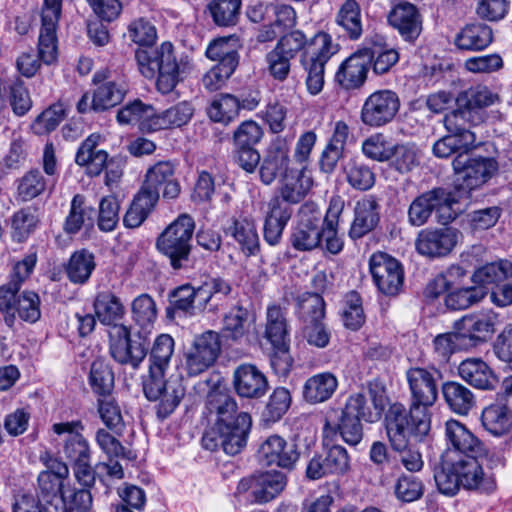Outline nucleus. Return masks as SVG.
<instances>
[{
  "mask_svg": "<svg viewBox=\"0 0 512 512\" xmlns=\"http://www.w3.org/2000/svg\"><path fill=\"white\" fill-rule=\"evenodd\" d=\"M46 470L39 473L37 482V497L45 503V512H63L64 510V481L69 475L68 466L49 457L45 461Z\"/></svg>",
  "mask_w": 512,
  "mask_h": 512,
  "instance_id": "9",
  "label": "nucleus"
},
{
  "mask_svg": "<svg viewBox=\"0 0 512 512\" xmlns=\"http://www.w3.org/2000/svg\"><path fill=\"white\" fill-rule=\"evenodd\" d=\"M101 136L93 133L89 135L77 150L75 162L85 166L90 176H98L107 166L108 153L97 150Z\"/></svg>",
  "mask_w": 512,
  "mask_h": 512,
  "instance_id": "32",
  "label": "nucleus"
},
{
  "mask_svg": "<svg viewBox=\"0 0 512 512\" xmlns=\"http://www.w3.org/2000/svg\"><path fill=\"white\" fill-rule=\"evenodd\" d=\"M312 185V178L304 168L296 172L291 170L283 178L278 198L287 205L297 204L305 198Z\"/></svg>",
  "mask_w": 512,
  "mask_h": 512,
  "instance_id": "34",
  "label": "nucleus"
},
{
  "mask_svg": "<svg viewBox=\"0 0 512 512\" xmlns=\"http://www.w3.org/2000/svg\"><path fill=\"white\" fill-rule=\"evenodd\" d=\"M457 200L450 192L442 188H436L417 196L408 208V223L414 227L425 225L432 214L438 216V222L448 224L455 219V212L452 209Z\"/></svg>",
  "mask_w": 512,
  "mask_h": 512,
  "instance_id": "6",
  "label": "nucleus"
},
{
  "mask_svg": "<svg viewBox=\"0 0 512 512\" xmlns=\"http://www.w3.org/2000/svg\"><path fill=\"white\" fill-rule=\"evenodd\" d=\"M229 232L248 254H254L258 250L259 237L253 220L246 217L234 219Z\"/></svg>",
  "mask_w": 512,
  "mask_h": 512,
  "instance_id": "48",
  "label": "nucleus"
},
{
  "mask_svg": "<svg viewBox=\"0 0 512 512\" xmlns=\"http://www.w3.org/2000/svg\"><path fill=\"white\" fill-rule=\"evenodd\" d=\"M366 396L365 394H363ZM368 396L372 403L373 408H370L367 403V397L364 402V413L367 422H376L381 418L382 413L388 405V397L386 387L378 380L369 382Z\"/></svg>",
  "mask_w": 512,
  "mask_h": 512,
  "instance_id": "56",
  "label": "nucleus"
},
{
  "mask_svg": "<svg viewBox=\"0 0 512 512\" xmlns=\"http://www.w3.org/2000/svg\"><path fill=\"white\" fill-rule=\"evenodd\" d=\"M94 311L101 324L112 326L110 331V354L120 364L137 368L147 355L143 340L131 339L130 330L120 324L126 308L119 297L110 291H102L95 297Z\"/></svg>",
  "mask_w": 512,
  "mask_h": 512,
  "instance_id": "3",
  "label": "nucleus"
},
{
  "mask_svg": "<svg viewBox=\"0 0 512 512\" xmlns=\"http://www.w3.org/2000/svg\"><path fill=\"white\" fill-rule=\"evenodd\" d=\"M206 56L216 65L236 69L239 62V55L236 49L235 40L232 37H222L212 41L207 49Z\"/></svg>",
  "mask_w": 512,
  "mask_h": 512,
  "instance_id": "44",
  "label": "nucleus"
},
{
  "mask_svg": "<svg viewBox=\"0 0 512 512\" xmlns=\"http://www.w3.org/2000/svg\"><path fill=\"white\" fill-rule=\"evenodd\" d=\"M492 41L491 27L483 23H471L455 34L453 43L458 50L477 52L486 49Z\"/></svg>",
  "mask_w": 512,
  "mask_h": 512,
  "instance_id": "31",
  "label": "nucleus"
},
{
  "mask_svg": "<svg viewBox=\"0 0 512 512\" xmlns=\"http://www.w3.org/2000/svg\"><path fill=\"white\" fill-rule=\"evenodd\" d=\"M442 393L448 407L459 415H466L475 404L474 395L466 386L450 381L442 386Z\"/></svg>",
  "mask_w": 512,
  "mask_h": 512,
  "instance_id": "42",
  "label": "nucleus"
},
{
  "mask_svg": "<svg viewBox=\"0 0 512 512\" xmlns=\"http://www.w3.org/2000/svg\"><path fill=\"white\" fill-rule=\"evenodd\" d=\"M39 223L38 210L25 207L15 212L11 218V236L16 242H23L34 232Z\"/></svg>",
  "mask_w": 512,
  "mask_h": 512,
  "instance_id": "49",
  "label": "nucleus"
},
{
  "mask_svg": "<svg viewBox=\"0 0 512 512\" xmlns=\"http://www.w3.org/2000/svg\"><path fill=\"white\" fill-rule=\"evenodd\" d=\"M52 430L57 435L67 434L63 453L71 465L91 460V448L88 440L82 435L84 426L81 421L55 423Z\"/></svg>",
  "mask_w": 512,
  "mask_h": 512,
  "instance_id": "19",
  "label": "nucleus"
},
{
  "mask_svg": "<svg viewBox=\"0 0 512 512\" xmlns=\"http://www.w3.org/2000/svg\"><path fill=\"white\" fill-rule=\"evenodd\" d=\"M454 184L459 192L470 193L482 187L499 170L493 157H470L468 152L457 155L452 161Z\"/></svg>",
  "mask_w": 512,
  "mask_h": 512,
  "instance_id": "7",
  "label": "nucleus"
},
{
  "mask_svg": "<svg viewBox=\"0 0 512 512\" xmlns=\"http://www.w3.org/2000/svg\"><path fill=\"white\" fill-rule=\"evenodd\" d=\"M51 183L54 179L44 177L38 169H31L19 179L18 196L22 201H30L41 195Z\"/></svg>",
  "mask_w": 512,
  "mask_h": 512,
  "instance_id": "53",
  "label": "nucleus"
},
{
  "mask_svg": "<svg viewBox=\"0 0 512 512\" xmlns=\"http://www.w3.org/2000/svg\"><path fill=\"white\" fill-rule=\"evenodd\" d=\"M286 475L279 471H267L242 479L237 486L238 493L250 491L252 502L263 504L276 498L286 487Z\"/></svg>",
  "mask_w": 512,
  "mask_h": 512,
  "instance_id": "17",
  "label": "nucleus"
},
{
  "mask_svg": "<svg viewBox=\"0 0 512 512\" xmlns=\"http://www.w3.org/2000/svg\"><path fill=\"white\" fill-rule=\"evenodd\" d=\"M400 109V99L396 92L390 89L377 90L364 101L360 119L366 126L383 127L391 123Z\"/></svg>",
  "mask_w": 512,
  "mask_h": 512,
  "instance_id": "11",
  "label": "nucleus"
},
{
  "mask_svg": "<svg viewBox=\"0 0 512 512\" xmlns=\"http://www.w3.org/2000/svg\"><path fill=\"white\" fill-rule=\"evenodd\" d=\"M84 197L76 194L71 201L70 210L63 223V230L68 235L77 234L82 227L92 226V209L85 206Z\"/></svg>",
  "mask_w": 512,
  "mask_h": 512,
  "instance_id": "47",
  "label": "nucleus"
},
{
  "mask_svg": "<svg viewBox=\"0 0 512 512\" xmlns=\"http://www.w3.org/2000/svg\"><path fill=\"white\" fill-rule=\"evenodd\" d=\"M342 206L343 204L339 199H332L323 219L321 241L324 240L326 251L333 255L339 254L344 247V241L338 235V224Z\"/></svg>",
  "mask_w": 512,
  "mask_h": 512,
  "instance_id": "37",
  "label": "nucleus"
},
{
  "mask_svg": "<svg viewBox=\"0 0 512 512\" xmlns=\"http://www.w3.org/2000/svg\"><path fill=\"white\" fill-rule=\"evenodd\" d=\"M241 0H212L208 10L219 27L235 26L239 20Z\"/></svg>",
  "mask_w": 512,
  "mask_h": 512,
  "instance_id": "50",
  "label": "nucleus"
},
{
  "mask_svg": "<svg viewBox=\"0 0 512 512\" xmlns=\"http://www.w3.org/2000/svg\"><path fill=\"white\" fill-rule=\"evenodd\" d=\"M297 313L302 323L301 337L311 346L325 348L330 341V332L323 323V298L317 293L303 294L298 299Z\"/></svg>",
  "mask_w": 512,
  "mask_h": 512,
  "instance_id": "8",
  "label": "nucleus"
},
{
  "mask_svg": "<svg viewBox=\"0 0 512 512\" xmlns=\"http://www.w3.org/2000/svg\"><path fill=\"white\" fill-rule=\"evenodd\" d=\"M61 8L62 0H44L38 39V57L47 65L54 63L58 55L56 29Z\"/></svg>",
  "mask_w": 512,
  "mask_h": 512,
  "instance_id": "16",
  "label": "nucleus"
},
{
  "mask_svg": "<svg viewBox=\"0 0 512 512\" xmlns=\"http://www.w3.org/2000/svg\"><path fill=\"white\" fill-rule=\"evenodd\" d=\"M478 458L481 456H465L455 458L459 482L466 490L491 493L496 489V480L492 473H486Z\"/></svg>",
  "mask_w": 512,
  "mask_h": 512,
  "instance_id": "20",
  "label": "nucleus"
},
{
  "mask_svg": "<svg viewBox=\"0 0 512 512\" xmlns=\"http://www.w3.org/2000/svg\"><path fill=\"white\" fill-rule=\"evenodd\" d=\"M233 386L240 397L248 399H259L269 389L267 377L253 364H241L234 370Z\"/></svg>",
  "mask_w": 512,
  "mask_h": 512,
  "instance_id": "26",
  "label": "nucleus"
},
{
  "mask_svg": "<svg viewBox=\"0 0 512 512\" xmlns=\"http://www.w3.org/2000/svg\"><path fill=\"white\" fill-rule=\"evenodd\" d=\"M166 46H169L170 53H173V46L169 42H164L160 48H153L152 46H145L138 48L135 52V58L139 67V71L146 78H153L157 70L164 64V52Z\"/></svg>",
  "mask_w": 512,
  "mask_h": 512,
  "instance_id": "45",
  "label": "nucleus"
},
{
  "mask_svg": "<svg viewBox=\"0 0 512 512\" xmlns=\"http://www.w3.org/2000/svg\"><path fill=\"white\" fill-rule=\"evenodd\" d=\"M93 82L97 85L91 101V109L100 112L108 110L120 104L128 87L121 79H111V72L107 69L96 72Z\"/></svg>",
  "mask_w": 512,
  "mask_h": 512,
  "instance_id": "18",
  "label": "nucleus"
},
{
  "mask_svg": "<svg viewBox=\"0 0 512 512\" xmlns=\"http://www.w3.org/2000/svg\"><path fill=\"white\" fill-rule=\"evenodd\" d=\"M263 337L270 344L290 342V329L286 308L277 304H272L267 307Z\"/></svg>",
  "mask_w": 512,
  "mask_h": 512,
  "instance_id": "38",
  "label": "nucleus"
},
{
  "mask_svg": "<svg viewBox=\"0 0 512 512\" xmlns=\"http://www.w3.org/2000/svg\"><path fill=\"white\" fill-rule=\"evenodd\" d=\"M89 382L92 390L100 396L109 395L114 387V375L109 365L95 360L90 369Z\"/></svg>",
  "mask_w": 512,
  "mask_h": 512,
  "instance_id": "62",
  "label": "nucleus"
},
{
  "mask_svg": "<svg viewBox=\"0 0 512 512\" xmlns=\"http://www.w3.org/2000/svg\"><path fill=\"white\" fill-rule=\"evenodd\" d=\"M484 428L495 436L505 434L511 427L508 408L503 404H492L486 407L481 416Z\"/></svg>",
  "mask_w": 512,
  "mask_h": 512,
  "instance_id": "51",
  "label": "nucleus"
},
{
  "mask_svg": "<svg viewBox=\"0 0 512 512\" xmlns=\"http://www.w3.org/2000/svg\"><path fill=\"white\" fill-rule=\"evenodd\" d=\"M459 376L477 389L492 390L498 378L492 369L480 358H468L458 366Z\"/></svg>",
  "mask_w": 512,
  "mask_h": 512,
  "instance_id": "30",
  "label": "nucleus"
},
{
  "mask_svg": "<svg viewBox=\"0 0 512 512\" xmlns=\"http://www.w3.org/2000/svg\"><path fill=\"white\" fill-rule=\"evenodd\" d=\"M347 182L360 191H366L373 187L375 183V174L364 163L356 160H350L344 167Z\"/></svg>",
  "mask_w": 512,
  "mask_h": 512,
  "instance_id": "61",
  "label": "nucleus"
},
{
  "mask_svg": "<svg viewBox=\"0 0 512 512\" xmlns=\"http://www.w3.org/2000/svg\"><path fill=\"white\" fill-rule=\"evenodd\" d=\"M207 407L217 414V421L202 437V446L206 450L221 448L228 455L240 453L247 444L252 419L247 412H237L234 397L222 392L211 391L207 396Z\"/></svg>",
  "mask_w": 512,
  "mask_h": 512,
  "instance_id": "2",
  "label": "nucleus"
},
{
  "mask_svg": "<svg viewBox=\"0 0 512 512\" xmlns=\"http://www.w3.org/2000/svg\"><path fill=\"white\" fill-rule=\"evenodd\" d=\"M336 23L344 29L350 39H359L363 32L359 4L355 0H346L337 13Z\"/></svg>",
  "mask_w": 512,
  "mask_h": 512,
  "instance_id": "46",
  "label": "nucleus"
},
{
  "mask_svg": "<svg viewBox=\"0 0 512 512\" xmlns=\"http://www.w3.org/2000/svg\"><path fill=\"white\" fill-rule=\"evenodd\" d=\"M258 458L265 465L291 469L297 462L299 453L294 444L288 443L279 435H271L260 445Z\"/></svg>",
  "mask_w": 512,
  "mask_h": 512,
  "instance_id": "24",
  "label": "nucleus"
},
{
  "mask_svg": "<svg viewBox=\"0 0 512 512\" xmlns=\"http://www.w3.org/2000/svg\"><path fill=\"white\" fill-rule=\"evenodd\" d=\"M512 277V262L508 260H499L486 263L477 268L471 276L472 281L477 284L476 287L498 285L499 283Z\"/></svg>",
  "mask_w": 512,
  "mask_h": 512,
  "instance_id": "40",
  "label": "nucleus"
},
{
  "mask_svg": "<svg viewBox=\"0 0 512 512\" xmlns=\"http://www.w3.org/2000/svg\"><path fill=\"white\" fill-rule=\"evenodd\" d=\"M406 379L411 393L409 410L401 403L389 406L385 414V427L394 444L402 447L405 437L412 431L418 435H428L431 430L429 407L437 400L438 389L434 373L425 368L412 367L406 371Z\"/></svg>",
  "mask_w": 512,
  "mask_h": 512,
  "instance_id": "1",
  "label": "nucleus"
},
{
  "mask_svg": "<svg viewBox=\"0 0 512 512\" xmlns=\"http://www.w3.org/2000/svg\"><path fill=\"white\" fill-rule=\"evenodd\" d=\"M292 216V209L278 197L272 198L268 203V211L264 221V239L271 245H277L282 233Z\"/></svg>",
  "mask_w": 512,
  "mask_h": 512,
  "instance_id": "29",
  "label": "nucleus"
},
{
  "mask_svg": "<svg viewBox=\"0 0 512 512\" xmlns=\"http://www.w3.org/2000/svg\"><path fill=\"white\" fill-rule=\"evenodd\" d=\"M221 351L219 334L209 330L196 336L185 352V368L190 376H197L211 367Z\"/></svg>",
  "mask_w": 512,
  "mask_h": 512,
  "instance_id": "13",
  "label": "nucleus"
},
{
  "mask_svg": "<svg viewBox=\"0 0 512 512\" xmlns=\"http://www.w3.org/2000/svg\"><path fill=\"white\" fill-rule=\"evenodd\" d=\"M486 295L487 290L483 287L461 288L445 297V305L451 310H463L479 303Z\"/></svg>",
  "mask_w": 512,
  "mask_h": 512,
  "instance_id": "59",
  "label": "nucleus"
},
{
  "mask_svg": "<svg viewBox=\"0 0 512 512\" xmlns=\"http://www.w3.org/2000/svg\"><path fill=\"white\" fill-rule=\"evenodd\" d=\"M369 269L381 293L387 296L399 293L403 286L404 272L398 260L383 252L374 253L369 260Z\"/></svg>",
  "mask_w": 512,
  "mask_h": 512,
  "instance_id": "15",
  "label": "nucleus"
},
{
  "mask_svg": "<svg viewBox=\"0 0 512 512\" xmlns=\"http://www.w3.org/2000/svg\"><path fill=\"white\" fill-rule=\"evenodd\" d=\"M457 243V232L452 228L424 229L415 240V248L421 255L435 258L449 254Z\"/></svg>",
  "mask_w": 512,
  "mask_h": 512,
  "instance_id": "23",
  "label": "nucleus"
},
{
  "mask_svg": "<svg viewBox=\"0 0 512 512\" xmlns=\"http://www.w3.org/2000/svg\"><path fill=\"white\" fill-rule=\"evenodd\" d=\"M434 479L439 491L445 495L453 496L462 487L454 458L451 456L443 459L440 469L434 474Z\"/></svg>",
  "mask_w": 512,
  "mask_h": 512,
  "instance_id": "55",
  "label": "nucleus"
},
{
  "mask_svg": "<svg viewBox=\"0 0 512 512\" xmlns=\"http://www.w3.org/2000/svg\"><path fill=\"white\" fill-rule=\"evenodd\" d=\"M498 96L486 87L469 88L456 97V109L444 117V126L448 133L460 138L464 133H473L469 127L485 121L486 108L495 104Z\"/></svg>",
  "mask_w": 512,
  "mask_h": 512,
  "instance_id": "4",
  "label": "nucleus"
},
{
  "mask_svg": "<svg viewBox=\"0 0 512 512\" xmlns=\"http://www.w3.org/2000/svg\"><path fill=\"white\" fill-rule=\"evenodd\" d=\"M365 396L363 393L351 395L341 411L338 423L332 424L326 421L325 431H339L342 439L349 445H357L363 437L361 419L366 421L364 413Z\"/></svg>",
  "mask_w": 512,
  "mask_h": 512,
  "instance_id": "14",
  "label": "nucleus"
},
{
  "mask_svg": "<svg viewBox=\"0 0 512 512\" xmlns=\"http://www.w3.org/2000/svg\"><path fill=\"white\" fill-rule=\"evenodd\" d=\"M323 219L314 204L302 205L299 221L290 236L292 247L298 251H311L320 247Z\"/></svg>",
  "mask_w": 512,
  "mask_h": 512,
  "instance_id": "12",
  "label": "nucleus"
},
{
  "mask_svg": "<svg viewBox=\"0 0 512 512\" xmlns=\"http://www.w3.org/2000/svg\"><path fill=\"white\" fill-rule=\"evenodd\" d=\"M240 109V102L235 96L221 94L211 102L208 115L214 122L228 124L237 117Z\"/></svg>",
  "mask_w": 512,
  "mask_h": 512,
  "instance_id": "54",
  "label": "nucleus"
},
{
  "mask_svg": "<svg viewBox=\"0 0 512 512\" xmlns=\"http://www.w3.org/2000/svg\"><path fill=\"white\" fill-rule=\"evenodd\" d=\"M194 220L187 214L180 215L158 237V251L169 259L174 270L186 268L192 249Z\"/></svg>",
  "mask_w": 512,
  "mask_h": 512,
  "instance_id": "5",
  "label": "nucleus"
},
{
  "mask_svg": "<svg viewBox=\"0 0 512 512\" xmlns=\"http://www.w3.org/2000/svg\"><path fill=\"white\" fill-rule=\"evenodd\" d=\"M468 349L458 330L437 335L433 340V350L440 362L446 363L451 355Z\"/></svg>",
  "mask_w": 512,
  "mask_h": 512,
  "instance_id": "58",
  "label": "nucleus"
},
{
  "mask_svg": "<svg viewBox=\"0 0 512 512\" xmlns=\"http://www.w3.org/2000/svg\"><path fill=\"white\" fill-rule=\"evenodd\" d=\"M371 59L369 49L352 54L339 66L336 82L346 90L360 88L366 81Z\"/></svg>",
  "mask_w": 512,
  "mask_h": 512,
  "instance_id": "25",
  "label": "nucleus"
},
{
  "mask_svg": "<svg viewBox=\"0 0 512 512\" xmlns=\"http://www.w3.org/2000/svg\"><path fill=\"white\" fill-rule=\"evenodd\" d=\"M390 165L401 174L408 173L420 163L419 150L413 143H401L392 146Z\"/></svg>",
  "mask_w": 512,
  "mask_h": 512,
  "instance_id": "52",
  "label": "nucleus"
},
{
  "mask_svg": "<svg viewBox=\"0 0 512 512\" xmlns=\"http://www.w3.org/2000/svg\"><path fill=\"white\" fill-rule=\"evenodd\" d=\"M199 298L198 287L190 284L181 285L169 294V303L174 311L193 315L195 312V299Z\"/></svg>",
  "mask_w": 512,
  "mask_h": 512,
  "instance_id": "64",
  "label": "nucleus"
},
{
  "mask_svg": "<svg viewBox=\"0 0 512 512\" xmlns=\"http://www.w3.org/2000/svg\"><path fill=\"white\" fill-rule=\"evenodd\" d=\"M157 306L154 299L147 293L138 295L131 303V315L139 326L146 328L157 319Z\"/></svg>",
  "mask_w": 512,
  "mask_h": 512,
  "instance_id": "60",
  "label": "nucleus"
},
{
  "mask_svg": "<svg viewBox=\"0 0 512 512\" xmlns=\"http://www.w3.org/2000/svg\"><path fill=\"white\" fill-rule=\"evenodd\" d=\"M248 317L249 312L246 308L242 306L232 307L223 318V336L233 341L241 339L247 333Z\"/></svg>",
  "mask_w": 512,
  "mask_h": 512,
  "instance_id": "57",
  "label": "nucleus"
},
{
  "mask_svg": "<svg viewBox=\"0 0 512 512\" xmlns=\"http://www.w3.org/2000/svg\"><path fill=\"white\" fill-rule=\"evenodd\" d=\"M338 387V380L331 372L309 377L303 386V398L307 403L318 404L329 400Z\"/></svg>",
  "mask_w": 512,
  "mask_h": 512,
  "instance_id": "35",
  "label": "nucleus"
},
{
  "mask_svg": "<svg viewBox=\"0 0 512 512\" xmlns=\"http://www.w3.org/2000/svg\"><path fill=\"white\" fill-rule=\"evenodd\" d=\"M289 146L285 139L277 138L269 146L260 165L259 175L265 185L273 183L277 177L289 173Z\"/></svg>",
  "mask_w": 512,
  "mask_h": 512,
  "instance_id": "27",
  "label": "nucleus"
},
{
  "mask_svg": "<svg viewBox=\"0 0 512 512\" xmlns=\"http://www.w3.org/2000/svg\"><path fill=\"white\" fill-rule=\"evenodd\" d=\"M445 440L446 456L451 453L459 454L458 457L481 456L485 452L483 443L458 420L450 419L445 423Z\"/></svg>",
  "mask_w": 512,
  "mask_h": 512,
  "instance_id": "22",
  "label": "nucleus"
},
{
  "mask_svg": "<svg viewBox=\"0 0 512 512\" xmlns=\"http://www.w3.org/2000/svg\"><path fill=\"white\" fill-rule=\"evenodd\" d=\"M143 392L149 401H157V416L167 418L179 406L185 396V387L178 378L165 379V375L145 376Z\"/></svg>",
  "mask_w": 512,
  "mask_h": 512,
  "instance_id": "10",
  "label": "nucleus"
},
{
  "mask_svg": "<svg viewBox=\"0 0 512 512\" xmlns=\"http://www.w3.org/2000/svg\"><path fill=\"white\" fill-rule=\"evenodd\" d=\"M164 52V64L157 70L158 78L156 86L159 92L167 94L173 91L178 82V64L173 53H170L169 46Z\"/></svg>",
  "mask_w": 512,
  "mask_h": 512,
  "instance_id": "63",
  "label": "nucleus"
},
{
  "mask_svg": "<svg viewBox=\"0 0 512 512\" xmlns=\"http://www.w3.org/2000/svg\"><path fill=\"white\" fill-rule=\"evenodd\" d=\"M388 22L408 42H414L422 32V17L417 7L406 1L393 7Z\"/></svg>",
  "mask_w": 512,
  "mask_h": 512,
  "instance_id": "28",
  "label": "nucleus"
},
{
  "mask_svg": "<svg viewBox=\"0 0 512 512\" xmlns=\"http://www.w3.org/2000/svg\"><path fill=\"white\" fill-rule=\"evenodd\" d=\"M497 315L493 312L469 314L454 323L468 349L485 342L494 332Z\"/></svg>",
  "mask_w": 512,
  "mask_h": 512,
  "instance_id": "21",
  "label": "nucleus"
},
{
  "mask_svg": "<svg viewBox=\"0 0 512 512\" xmlns=\"http://www.w3.org/2000/svg\"><path fill=\"white\" fill-rule=\"evenodd\" d=\"M475 133H464L462 137L449 133L433 145V154L438 158H448L452 154H462L477 148Z\"/></svg>",
  "mask_w": 512,
  "mask_h": 512,
  "instance_id": "39",
  "label": "nucleus"
},
{
  "mask_svg": "<svg viewBox=\"0 0 512 512\" xmlns=\"http://www.w3.org/2000/svg\"><path fill=\"white\" fill-rule=\"evenodd\" d=\"M336 52L337 45L333 44L332 37L326 32L319 31L308 38L306 50L302 53L301 59L327 64Z\"/></svg>",
  "mask_w": 512,
  "mask_h": 512,
  "instance_id": "43",
  "label": "nucleus"
},
{
  "mask_svg": "<svg viewBox=\"0 0 512 512\" xmlns=\"http://www.w3.org/2000/svg\"><path fill=\"white\" fill-rule=\"evenodd\" d=\"M94 254L87 249L75 251L69 258L65 271L74 284H85L95 270Z\"/></svg>",
  "mask_w": 512,
  "mask_h": 512,
  "instance_id": "41",
  "label": "nucleus"
},
{
  "mask_svg": "<svg viewBox=\"0 0 512 512\" xmlns=\"http://www.w3.org/2000/svg\"><path fill=\"white\" fill-rule=\"evenodd\" d=\"M175 342L169 334L156 337L148 357V374L146 376L166 375L174 354Z\"/></svg>",
  "mask_w": 512,
  "mask_h": 512,
  "instance_id": "36",
  "label": "nucleus"
},
{
  "mask_svg": "<svg viewBox=\"0 0 512 512\" xmlns=\"http://www.w3.org/2000/svg\"><path fill=\"white\" fill-rule=\"evenodd\" d=\"M379 205L372 197L356 203L355 217L349 230L352 239H359L372 231L379 222Z\"/></svg>",
  "mask_w": 512,
  "mask_h": 512,
  "instance_id": "33",
  "label": "nucleus"
}]
</instances>
